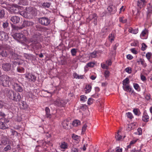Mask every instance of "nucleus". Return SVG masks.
<instances>
[{"mask_svg":"<svg viewBox=\"0 0 152 152\" xmlns=\"http://www.w3.org/2000/svg\"><path fill=\"white\" fill-rule=\"evenodd\" d=\"M23 9L22 6L16 5L12 7L10 11L12 13H15L19 12L20 15L24 17L29 18H32L35 14V10L31 7L26 8V11H22Z\"/></svg>","mask_w":152,"mask_h":152,"instance_id":"f257e3e1","label":"nucleus"},{"mask_svg":"<svg viewBox=\"0 0 152 152\" xmlns=\"http://www.w3.org/2000/svg\"><path fill=\"white\" fill-rule=\"evenodd\" d=\"M12 79L6 75L0 77V84L4 87H9Z\"/></svg>","mask_w":152,"mask_h":152,"instance_id":"f03ea898","label":"nucleus"},{"mask_svg":"<svg viewBox=\"0 0 152 152\" xmlns=\"http://www.w3.org/2000/svg\"><path fill=\"white\" fill-rule=\"evenodd\" d=\"M14 38L19 42L21 43H29L28 40H27L23 34L20 33H16L13 35Z\"/></svg>","mask_w":152,"mask_h":152,"instance_id":"7ed1b4c3","label":"nucleus"},{"mask_svg":"<svg viewBox=\"0 0 152 152\" xmlns=\"http://www.w3.org/2000/svg\"><path fill=\"white\" fill-rule=\"evenodd\" d=\"M26 80L29 82L33 83L36 80V77L34 75L29 73H26L24 75Z\"/></svg>","mask_w":152,"mask_h":152,"instance_id":"20e7f679","label":"nucleus"},{"mask_svg":"<svg viewBox=\"0 0 152 152\" xmlns=\"http://www.w3.org/2000/svg\"><path fill=\"white\" fill-rule=\"evenodd\" d=\"M28 42H29V43L30 42H32L31 45L34 49H40L42 47L41 45L37 40H34L32 39H30L28 40Z\"/></svg>","mask_w":152,"mask_h":152,"instance_id":"39448f33","label":"nucleus"},{"mask_svg":"<svg viewBox=\"0 0 152 152\" xmlns=\"http://www.w3.org/2000/svg\"><path fill=\"white\" fill-rule=\"evenodd\" d=\"M39 21L41 24L45 26H48L50 22V20L48 18L45 17L39 18Z\"/></svg>","mask_w":152,"mask_h":152,"instance_id":"423d86ee","label":"nucleus"},{"mask_svg":"<svg viewBox=\"0 0 152 152\" xmlns=\"http://www.w3.org/2000/svg\"><path fill=\"white\" fill-rule=\"evenodd\" d=\"M97 15L96 14H92L90 15L87 19V22H89L91 20L94 19V23L95 25H97Z\"/></svg>","mask_w":152,"mask_h":152,"instance_id":"0eeeda50","label":"nucleus"},{"mask_svg":"<svg viewBox=\"0 0 152 152\" xmlns=\"http://www.w3.org/2000/svg\"><path fill=\"white\" fill-rule=\"evenodd\" d=\"M67 103V101L64 100L57 99L54 102L55 105L60 107H64Z\"/></svg>","mask_w":152,"mask_h":152,"instance_id":"6e6552de","label":"nucleus"},{"mask_svg":"<svg viewBox=\"0 0 152 152\" xmlns=\"http://www.w3.org/2000/svg\"><path fill=\"white\" fill-rule=\"evenodd\" d=\"M148 1L149 0H138L137 6L140 8H142L146 5Z\"/></svg>","mask_w":152,"mask_h":152,"instance_id":"1a4fd4ad","label":"nucleus"},{"mask_svg":"<svg viewBox=\"0 0 152 152\" xmlns=\"http://www.w3.org/2000/svg\"><path fill=\"white\" fill-rule=\"evenodd\" d=\"M6 95L10 99H12L15 92L8 88L6 89Z\"/></svg>","mask_w":152,"mask_h":152,"instance_id":"9d476101","label":"nucleus"},{"mask_svg":"<svg viewBox=\"0 0 152 152\" xmlns=\"http://www.w3.org/2000/svg\"><path fill=\"white\" fill-rule=\"evenodd\" d=\"M10 21L14 24L18 23L20 20V17L17 16H14L10 17Z\"/></svg>","mask_w":152,"mask_h":152,"instance_id":"9b49d317","label":"nucleus"},{"mask_svg":"<svg viewBox=\"0 0 152 152\" xmlns=\"http://www.w3.org/2000/svg\"><path fill=\"white\" fill-rule=\"evenodd\" d=\"M21 97L20 94L18 93H15L14 96H13L12 100L16 102H19L21 99Z\"/></svg>","mask_w":152,"mask_h":152,"instance_id":"f8f14e48","label":"nucleus"},{"mask_svg":"<svg viewBox=\"0 0 152 152\" xmlns=\"http://www.w3.org/2000/svg\"><path fill=\"white\" fill-rule=\"evenodd\" d=\"M8 38V36L7 34L3 31H0V40H7Z\"/></svg>","mask_w":152,"mask_h":152,"instance_id":"ddd939ff","label":"nucleus"},{"mask_svg":"<svg viewBox=\"0 0 152 152\" xmlns=\"http://www.w3.org/2000/svg\"><path fill=\"white\" fill-rule=\"evenodd\" d=\"M96 63L95 62H91L87 63L84 67V69L85 71H87L88 70V68H92L94 67Z\"/></svg>","mask_w":152,"mask_h":152,"instance_id":"4468645a","label":"nucleus"},{"mask_svg":"<svg viewBox=\"0 0 152 152\" xmlns=\"http://www.w3.org/2000/svg\"><path fill=\"white\" fill-rule=\"evenodd\" d=\"M8 52L7 51V50L2 47H0V54L2 56L6 57L7 56Z\"/></svg>","mask_w":152,"mask_h":152,"instance_id":"2eb2a0df","label":"nucleus"},{"mask_svg":"<svg viewBox=\"0 0 152 152\" xmlns=\"http://www.w3.org/2000/svg\"><path fill=\"white\" fill-rule=\"evenodd\" d=\"M148 30L147 29L145 28L142 31L140 35V37L142 39H146L147 38L146 35L148 34Z\"/></svg>","mask_w":152,"mask_h":152,"instance_id":"dca6fc26","label":"nucleus"},{"mask_svg":"<svg viewBox=\"0 0 152 152\" xmlns=\"http://www.w3.org/2000/svg\"><path fill=\"white\" fill-rule=\"evenodd\" d=\"M2 68L4 71H8L11 69V66L10 64L6 63L3 64Z\"/></svg>","mask_w":152,"mask_h":152,"instance_id":"f3484780","label":"nucleus"},{"mask_svg":"<svg viewBox=\"0 0 152 152\" xmlns=\"http://www.w3.org/2000/svg\"><path fill=\"white\" fill-rule=\"evenodd\" d=\"M137 63L139 64H141L143 67H145L147 66V64L143 59L140 58L137 61Z\"/></svg>","mask_w":152,"mask_h":152,"instance_id":"a211bd4d","label":"nucleus"},{"mask_svg":"<svg viewBox=\"0 0 152 152\" xmlns=\"http://www.w3.org/2000/svg\"><path fill=\"white\" fill-rule=\"evenodd\" d=\"M107 9L110 13L113 14L115 13L116 11L115 8L113 5H110L109 6Z\"/></svg>","mask_w":152,"mask_h":152,"instance_id":"6ab92c4d","label":"nucleus"},{"mask_svg":"<svg viewBox=\"0 0 152 152\" xmlns=\"http://www.w3.org/2000/svg\"><path fill=\"white\" fill-rule=\"evenodd\" d=\"M138 140L139 139L138 138H134L130 142L129 145L127 146V148H130L132 146H133L135 144Z\"/></svg>","mask_w":152,"mask_h":152,"instance_id":"aec40b11","label":"nucleus"},{"mask_svg":"<svg viewBox=\"0 0 152 152\" xmlns=\"http://www.w3.org/2000/svg\"><path fill=\"white\" fill-rule=\"evenodd\" d=\"M125 136H124L123 137L121 134V132L118 131L117 134L115 136L116 140L118 141L121 140H123Z\"/></svg>","mask_w":152,"mask_h":152,"instance_id":"412c9836","label":"nucleus"},{"mask_svg":"<svg viewBox=\"0 0 152 152\" xmlns=\"http://www.w3.org/2000/svg\"><path fill=\"white\" fill-rule=\"evenodd\" d=\"M34 23L31 21L25 20L23 24V26L24 27H27L32 26Z\"/></svg>","mask_w":152,"mask_h":152,"instance_id":"4be33fe9","label":"nucleus"},{"mask_svg":"<svg viewBox=\"0 0 152 152\" xmlns=\"http://www.w3.org/2000/svg\"><path fill=\"white\" fill-rule=\"evenodd\" d=\"M60 147L62 149H66L68 148V145L67 142H62L59 144Z\"/></svg>","mask_w":152,"mask_h":152,"instance_id":"5701e85b","label":"nucleus"},{"mask_svg":"<svg viewBox=\"0 0 152 152\" xmlns=\"http://www.w3.org/2000/svg\"><path fill=\"white\" fill-rule=\"evenodd\" d=\"M14 88L15 90L18 91L22 92L23 91V89L18 84H14Z\"/></svg>","mask_w":152,"mask_h":152,"instance_id":"b1692460","label":"nucleus"},{"mask_svg":"<svg viewBox=\"0 0 152 152\" xmlns=\"http://www.w3.org/2000/svg\"><path fill=\"white\" fill-rule=\"evenodd\" d=\"M69 124V122L67 120H64L62 123V125L63 127L66 129H68V126Z\"/></svg>","mask_w":152,"mask_h":152,"instance_id":"393cba45","label":"nucleus"},{"mask_svg":"<svg viewBox=\"0 0 152 152\" xmlns=\"http://www.w3.org/2000/svg\"><path fill=\"white\" fill-rule=\"evenodd\" d=\"M45 111L46 113V117L48 118H50L51 117V115L50 113V110L49 108L46 107L45 108Z\"/></svg>","mask_w":152,"mask_h":152,"instance_id":"a878e982","label":"nucleus"},{"mask_svg":"<svg viewBox=\"0 0 152 152\" xmlns=\"http://www.w3.org/2000/svg\"><path fill=\"white\" fill-rule=\"evenodd\" d=\"M149 117L147 113L146 112H144L142 117V120L145 122H147L148 121Z\"/></svg>","mask_w":152,"mask_h":152,"instance_id":"bb28decb","label":"nucleus"},{"mask_svg":"<svg viewBox=\"0 0 152 152\" xmlns=\"http://www.w3.org/2000/svg\"><path fill=\"white\" fill-rule=\"evenodd\" d=\"M8 128V126L7 124H5L2 121H0V129H5Z\"/></svg>","mask_w":152,"mask_h":152,"instance_id":"cd10ccee","label":"nucleus"},{"mask_svg":"<svg viewBox=\"0 0 152 152\" xmlns=\"http://www.w3.org/2000/svg\"><path fill=\"white\" fill-rule=\"evenodd\" d=\"M92 87L90 85H87L85 88V91L86 93H89L91 91Z\"/></svg>","mask_w":152,"mask_h":152,"instance_id":"c85d7f7f","label":"nucleus"},{"mask_svg":"<svg viewBox=\"0 0 152 152\" xmlns=\"http://www.w3.org/2000/svg\"><path fill=\"white\" fill-rule=\"evenodd\" d=\"M123 89L125 91L127 92H131L132 90V88L129 85L123 86Z\"/></svg>","mask_w":152,"mask_h":152,"instance_id":"c756f323","label":"nucleus"},{"mask_svg":"<svg viewBox=\"0 0 152 152\" xmlns=\"http://www.w3.org/2000/svg\"><path fill=\"white\" fill-rule=\"evenodd\" d=\"M129 80L128 78L126 77L123 81V86L129 85Z\"/></svg>","mask_w":152,"mask_h":152,"instance_id":"7c9ffc66","label":"nucleus"},{"mask_svg":"<svg viewBox=\"0 0 152 152\" xmlns=\"http://www.w3.org/2000/svg\"><path fill=\"white\" fill-rule=\"evenodd\" d=\"M115 36L114 34L111 33L108 36L109 40L111 42H112L114 40Z\"/></svg>","mask_w":152,"mask_h":152,"instance_id":"2f4dec72","label":"nucleus"},{"mask_svg":"<svg viewBox=\"0 0 152 152\" xmlns=\"http://www.w3.org/2000/svg\"><path fill=\"white\" fill-rule=\"evenodd\" d=\"M109 31V28L107 27H104L102 30L101 32L103 33L104 35Z\"/></svg>","mask_w":152,"mask_h":152,"instance_id":"473e14b6","label":"nucleus"},{"mask_svg":"<svg viewBox=\"0 0 152 152\" xmlns=\"http://www.w3.org/2000/svg\"><path fill=\"white\" fill-rule=\"evenodd\" d=\"M72 137L74 140L77 142L79 141L80 140V137L75 134H72Z\"/></svg>","mask_w":152,"mask_h":152,"instance_id":"72a5a7b5","label":"nucleus"},{"mask_svg":"<svg viewBox=\"0 0 152 152\" xmlns=\"http://www.w3.org/2000/svg\"><path fill=\"white\" fill-rule=\"evenodd\" d=\"M68 152H78V150L74 146H72L70 147Z\"/></svg>","mask_w":152,"mask_h":152,"instance_id":"f704fd0d","label":"nucleus"},{"mask_svg":"<svg viewBox=\"0 0 152 152\" xmlns=\"http://www.w3.org/2000/svg\"><path fill=\"white\" fill-rule=\"evenodd\" d=\"M97 52L96 51H94L92 53H91L90 54L89 57L91 58H95L97 56Z\"/></svg>","mask_w":152,"mask_h":152,"instance_id":"c9c22d12","label":"nucleus"},{"mask_svg":"<svg viewBox=\"0 0 152 152\" xmlns=\"http://www.w3.org/2000/svg\"><path fill=\"white\" fill-rule=\"evenodd\" d=\"M80 121L77 120H74L73 122V125L74 126H77L80 124Z\"/></svg>","mask_w":152,"mask_h":152,"instance_id":"e433bc0d","label":"nucleus"},{"mask_svg":"<svg viewBox=\"0 0 152 152\" xmlns=\"http://www.w3.org/2000/svg\"><path fill=\"white\" fill-rule=\"evenodd\" d=\"M151 55L152 53L151 52H148L146 54V58L151 63Z\"/></svg>","mask_w":152,"mask_h":152,"instance_id":"4c0bfd02","label":"nucleus"},{"mask_svg":"<svg viewBox=\"0 0 152 152\" xmlns=\"http://www.w3.org/2000/svg\"><path fill=\"white\" fill-rule=\"evenodd\" d=\"M73 76L76 79H82L83 77V75H79L76 73H75L73 75Z\"/></svg>","mask_w":152,"mask_h":152,"instance_id":"58836bf2","label":"nucleus"},{"mask_svg":"<svg viewBox=\"0 0 152 152\" xmlns=\"http://www.w3.org/2000/svg\"><path fill=\"white\" fill-rule=\"evenodd\" d=\"M87 126V125L86 124H85L83 125L82 129V134H84L86 130V129Z\"/></svg>","mask_w":152,"mask_h":152,"instance_id":"ea45409f","label":"nucleus"},{"mask_svg":"<svg viewBox=\"0 0 152 152\" xmlns=\"http://www.w3.org/2000/svg\"><path fill=\"white\" fill-rule=\"evenodd\" d=\"M133 86L134 89L138 91H140V88L139 85L137 83H134Z\"/></svg>","mask_w":152,"mask_h":152,"instance_id":"a19ab883","label":"nucleus"},{"mask_svg":"<svg viewBox=\"0 0 152 152\" xmlns=\"http://www.w3.org/2000/svg\"><path fill=\"white\" fill-rule=\"evenodd\" d=\"M133 112L136 115H139L140 113L139 110L138 109H134L133 110Z\"/></svg>","mask_w":152,"mask_h":152,"instance_id":"79ce46f5","label":"nucleus"},{"mask_svg":"<svg viewBox=\"0 0 152 152\" xmlns=\"http://www.w3.org/2000/svg\"><path fill=\"white\" fill-rule=\"evenodd\" d=\"M42 6H43L44 7H47L48 8H49L50 5V4L49 3H43L42 4Z\"/></svg>","mask_w":152,"mask_h":152,"instance_id":"37998d69","label":"nucleus"},{"mask_svg":"<svg viewBox=\"0 0 152 152\" xmlns=\"http://www.w3.org/2000/svg\"><path fill=\"white\" fill-rule=\"evenodd\" d=\"M71 52L72 56H75L77 52V49L75 48L72 49L71 50Z\"/></svg>","mask_w":152,"mask_h":152,"instance_id":"c03bdc74","label":"nucleus"},{"mask_svg":"<svg viewBox=\"0 0 152 152\" xmlns=\"http://www.w3.org/2000/svg\"><path fill=\"white\" fill-rule=\"evenodd\" d=\"M17 71L20 73H23L24 72V69L21 67H18L17 68Z\"/></svg>","mask_w":152,"mask_h":152,"instance_id":"a18cd8bd","label":"nucleus"},{"mask_svg":"<svg viewBox=\"0 0 152 152\" xmlns=\"http://www.w3.org/2000/svg\"><path fill=\"white\" fill-rule=\"evenodd\" d=\"M127 19H124V18L123 17H120L119 18V21L123 23H125L126 22Z\"/></svg>","mask_w":152,"mask_h":152,"instance_id":"49530a36","label":"nucleus"},{"mask_svg":"<svg viewBox=\"0 0 152 152\" xmlns=\"http://www.w3.org/2000/svg\"><path fill=\"white\" fill-rule=\"evenodd\" d=\"M80 100L83 101V102H84L87 100V97L84 95H81L80 96Z\"/></svg>","mask_w":152,"mask_h":152,"instance_id":"de8ad7c7","label":"nucleus"},{"mask_svg":"<svg viewBox=\"0 0 152 152\" xmlns=\"http://www.w3.org/2000/svg\"><path fill=\"white\" fill-rule=\"evenodd\" d=\"M94 101V100L93 99L91 98H89L88 101V104L89 105H91L93 103Z\"/></svg>","mask_w":152,"mask_h":152,"instance_id":"09e8293b","label":"nucleus"},{"mask_svg":"<svg viewBox=\"0 0 152 152\" xmlns=\"http://www.w3.org/2000/svg\"><path fill=\"white\" fill-rule=\"evenodd\" d=\"M126 116L128 118L130 119H132L133 118L132 114L130 112H128L126 113Z\"/></svg>","mask_w":152,"mask_h":152,"instance_id":"8fccbe9b","label":"nucleus"},{"mask_svg":"<svg viewBox=\"0 0 152 152\" xmlns=\"http://www.w3.org/2000/svg\"><path fill=\"white\" fill-rule=\"evenodd\" d=\"M110 75V72L108 70H106L105 71L104 73V76L106 78L108 77Z\"/></svg>","mask_w":152,"mask_h":152,"instance_id":"3c124183","label":"nucleus"},{"mask_svg":"<svg viewBox=\"0 0 152 152\" xmlns=\"http://www.w3.org/2000/svg\"><path fill=\"white\" fill-rule=\"evenodd\" d=\"M142 47L141 48V50L142 51L145 50L147 48V46L144 43H142Z\"/></svg>","mask_w":152,"mask_h":152,"instance_id":"603ef678","label":"nucleus"},{"mask_svg":"<svg viewBox=\"0 0 152 152\" xmlns=\"http://www.w3.org/2000/svg\"><path fill=\"white\" fill-rule=\"evenodd\" d=\"M4 11L3 10H1L0 12V18H1L4 17Z\"/></svg>","mask_w":152,"mask_h":152,"instance_id":"864d4df0","label":"nucleus"},{"mask_svg":"<svg viewBox=\"0 0 152 152\" xmlns=\"http://www.w3.org/2000/svg\"><path fill=\"white\" fill-rule=\"evenodd\" d=\"M80 108L82 110L84 111L87 108V107L86 105L83 104L80 106Z\"/></svg>","mask_w":152,"mask_h":152,"instance_id":"5fc2aeb1","label":"nucleus"},{"mask_svg":"<svg viewBox=\"0 0 152 152\" xmlns=\"http://www.w3.org/2000/svg\"><path fill=\"white\" fill-rule=\"evenodd\" d=\"M126 72L128 73H131L132 72V68L130 67H127L125 69Z\"/></svg>","mask_w":152,"mask_h":152,"instance_id":"6e6d98bb","label":"nucleus"},{"mask_svg":"<svg viewBox=\"0 0 152 152\" xmlns=\"http://www.w3.org/2000/svg\"><path fill=\"white\" fill-rule=\"evenodd\" d=\"M145 98L147 100H149L151 99V95L149 94H145Z\"/></svg>","mask_w":152,"mask_h":152,"instance_id":"4d7b16f0","label":"nucleus"},{"mask_svg":"<svg viewBox=\"0 0 152 152\" xmlns=\"http://www.w3.org/2000/svg\"><path fill=\"white\" fill-rule=\"evenodd\" d=\"M138 44V42L137 41H135L131 43L132 46H137Z\"/></svg>","mask_w":152,"mask_h":152,"instance_id":"13d9d810","label":"nucleus"},{"mask_svg":"<svg viewBox=\"0 0 152 152\" xmlns=\"http://www.w3.org/2000/svg\"><path fill=\"white\" fill-rule=\"evenodd\" d=\"M115 152H122V149L119 147H117L115 148Z\"/></svg>","mask_w":152,"mask_h":152,"instance_id":"bf43d9fd","label":"nucleus"},{"mask_svg":"<svg viewBox=\"0 0 152 152\" xmlns=\"http://www.w3.org/2000/svg\"><path fill=\"white\" fill-rule=\"evenodd\" d=\"M11 149V147L10 145H7L4 149V151H5L10 150Z\"/></svg>","mask_w":152,"mask_h":152,"instance_id":"052dcab7","label":"nucleus"},{"mask_svg":"<svg viewBox=\"0 0 152 152\" xmlns=\"http://www.w3.org/2000/svg\"><path fill=\"white\" fill-rule=\"evenodd\" d=\"M130 51L133 54H136L138 52L134 48H132L130 49Z\"/></svg>","mask_w":152,"mask_h":152,"instance_id":"680f3d73","label":"nucleus"},{"mask_svg":"<svg viewBox=\"0 0 152 152\" xmlns=\"http://www.w3.org/2000/svg\"><path fill=\"white\" fill-rule=\"evenodd\" d=\"M101 66L103 69H108V66L105 65L104 64H101Z\"/></svg>","mask_w":152,"mask_h":152,"instance_id":"e2e57ef3","label":"nucleus"},{"mask_svg":"<svg viewBox=\"0 0 152 152\" xmlns=\"http://www.w3.org/2000/svg\"><path fill=\"white\" fill-rule=\"evenodd\" d=\"M112 61L111 60L109 59L106 61V64L108 66H110L112 64Z\"/></svg>","mask_w":152,"mask_h":152,"instance_id":"0e129e2a","label":"nucleus"},{"mask_svg":"<svg viewBox=\"0 0 152 152\" xmlns=\"http://www.w3.org/2000/svg\"><path fill=\"white\" fill-rule=\"evenodd\" d=\"M138 29H136L132 30L131 32L133 34H136L138 32Z\"/></svg>","mask_w":152,"mask_h":152,"instance_id":"69168bd1","label":"nucleus"},{"mask_svg":"<svg viewBox=\"0 0 152 152\" xmlns=\"http://www.w3.org/2000/svg\"><path fill=\"white\" fill-rule=\"evenodd\" d=\"M127 58L129 60H131L133 58V56L130 54H128L126 56Z\"/></svg>","mask_w":152,"mask_h":152,"instance_id":"338daca9","label":"nucleus"},{"mask_svg":"<svg viewBox=\"0 0 152 152\" xmlns=\"http://www.w3.org/2000/svg\"><path fill=\"white\" fill-rule=\"evenodd\" d=\"M22 106L23 107V108L25 109L27 107V106L26 102L24 101L22 102Z\"/></svg>","mask_w":152,"mask_h":152,"instance_id":"774afa93","label":"nucleus"}]
</instances>
